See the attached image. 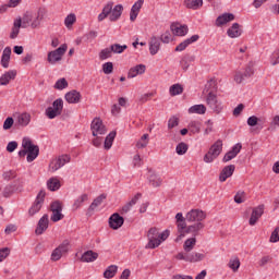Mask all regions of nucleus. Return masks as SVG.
Instances as JSON below:
<instances>
[{
	"label": "nucleus",
	"instance_id": "f257e3e1",
	"mask_svg": "<svg viewBox=\"0 0 279 279\" xmlns=\"http://www.w3.org/2000/svg\"><path fill=\"white\" fill-rule=\"evenodd\" d=\"M199 230H204V223L198 222L191 225L186 228L185 231H178V235L174 239V243L179 245H195L197 243V234Z\"/></svg>",
	"mask_w": 279,
	"mask_h": 279
},
{
	"label": "nucleus",
	"instance_id": "f03ea898",
	"mask_svg": "<svg viewBox=\"0 0 279 279\" xmlns=\"http://www.w3.org/2000/svg\"><path fill=\"white\" fill-rule=\"evenodd\" d=\"M22 147H23V149H26L27 162H34L36 157L39 156V154H40V147H38V145H35L32 142V138H29V137H24L22 140Z\"/></svg>",
	"mask_w": 279,
	"mask_h": 279
},
{
	"label": "nucleus",
	"instance_id": "7ed1b4c3",
	"mask_svg": "<svg viewBox=\"0 0 279 279\" xmlns=\"http://www.w3.org/2000/svg\"><path fill=\"white\" fill-rule=\"evenodd\" d=\"M223 151V142L221 140L216 141L209 148L208 153L204 156V162H213Z\"/></svg>",
	"mask_w": 279,
	"mask_h": 279
},
{
	"label": "nucleus",
	"instance_id": "20e7f679",
	"mask_svg": "<svg viewBox=\"0 0 279 279\" xmlns=\"http://www.w3.org/2000/svg\"><path fill=\"white\" fill-rule=\"evenodd\" d=\"M63 108L64 101L62 98H58L52 102V107H48L46 109V116L48 119H56V117H60V114H62Z\"/></svg>",
	"mask_w": 279,
	"mask_h": 279
},
{
	"label": "nucleus",
	"instance_id": "39448f33",
	"mask_svg": "<svg viewBox=\"0 0 279 279\" xmlns=\"http://www.w3.org/2000/svg\"><path fill=\"white\" fill-rule=\"evenodd\" d=\"M66 44H63L56 50L48 52L47 61L49 62V64H56L57 62H60L62 60V56L66 53Z\"/></svg>",
	"mask_w": 279,
	"mask_h": 279
},
{
	"label": "nucleus",
	"instance_id": "423d86ee",
	"mask_svg": "<svg viewBox=\"0 0 279 279\" xmlns=\"http://www.w3.org/2000/svg\"><path fill=\"white\" fill-rule=\"evenodd\" d=\"M66 162H71V156L61 155L58 158L51 160L49 165V171H51V173H56V171H58V169H62Z\"/></svg>",
	"mask_w": 279,
	"mask_h": 279
},
{
	"label": "nucleus",
	"instance_id": "0eeeda50",
	"mask_svg": "<svg viewBox=\"0 0 279 279\" xmlns=\"http://www.w3.org/2000/svg\"><path fill=\"white\" fill-rule=\"evenodd\" d=\"M45 196L46 193L44 190H40L39 193L36 196V199L32 207L28 209V215L31 217H34V215L40 213V208H43V204H45Z\"/></svg>",
	"mask_w": 279,
	"mask_h": 279
},
{
	"label": "nucleus",
	"instance_id": "6e6552de",
	"mask_svg": "<svg viewBox=\"0 0 279 279\" xmlns=\"http://www.w3.org/2000/svg\"><path fill=\"white\" fill-rule=\"evenodd\" d=\"M50 210L52 213L51 215V221L53 223H57V221H62L64 219V216L62 214V203L60 201H54L50 204Z\"/></svg>",
	"mask_w": 279,
	"mask_h": 279
},
{
	"label": "nucleus",
	"instance_id": "1a4fd4ad",
	"mask_svg": "<svg viewBox=\"0 0 279 279\" xmlns=\"http://www.w3.org/2000/svg\"><path fill=\"white\" fill-rule=\"evenodd\" d=\"M90 130L93 136H101L108 132V129H106V125L104 124V121L101 118H95L90 123Z\"/></svg>",
	"mask_w": 279,
	"mask_h": 279
},
{
	"label": "nucleus",
	"instance_id": "9d476101",
	"mask_svg": "<svg viewBox=\"0 0 279 279\" xmlns=\"http://www.w3.org/2000/svg\"><path fill=\"white\" fill-rule=\"evenodd\" d=\"M206 104L213 110V112H216V114H219L221 110H223V107L217 99V94H213V92H209L206 97Z\"/></svg>",
	"mask_w": 279,
	"mask_h": 279
},
{
	"label": "nucleus",
	"instance_id": "9b49d317",
	"mask_svg": "<svg viewBox=\"0 0 279 279\" xmlns=\"http://www.w3.org/2000/svg\"><path fill=\"white\" fill-rule=\"evenodd\" d=\"M204 219H206V214L201 209H192L186 214L187 223H193L195 221H197L196 223H202Z\"/></svg>",
	"mask_w": 279,
	"mask_h": 279
},
{
	"label": "nucleus",
	"instance_id": "f8f14e48",
	"mask_svg": "<svg viewBox=\"0 0 279 279\" xmlns=\"http://www.w3.org/2000/svg\"><path fill=\"white\" fill-rule=\"evenodd\" d=\"M252 75H254V63L250 62L246 65L244 73L243 72L235 73L234 81L236 82V84H241L243 80H247L252 77Z\"/></svg>",
	"mask_w": 279,
	"mask_h": 279
},
{
	"label": "nucleus",
	"instance_id": "ddd939ff",
	"mask_svg": "<svg viewBox=\"0 0 279 279\" xmlns=\"http://www.w3.org/2000/svg\"><path fill=\"white\" fill-rule=\"evenodd\" d=\"M265 123H267V119L265 118H258L256 116H251L247 119V125H250V128H256L254 129L252 132H256V134H258V132H260V130H263V125H265Z\"/></svg>",
	"mask_w": 279,
	"mask_h": 279
},
{
	"label": "nucleus",
	"instance_id": "4468645a",
	"mask_svg": "<svg viewBox=\"0 0 279 279\" xmlns=\"http://www.w3.org/2000/svg\"><path fill=\"white\" fill-rule=\"evenodd\" d=\"M265 215V205H258L257 207H254L251 214V218L248 220L250 226H256L258 223V220Z\"/></svg>",
	"mask_w": 279,
	"mask_h": 279
},
{
	"label": "nucleus",
	"instance_id": "2eb2a0df",
	"mask_svg": "<svg viewBox=\"0 0 279 279\" xmlns=\"http://www.w3.org/2000/svg\"><path fill=\"white\" fill-rule=\"evenodd\" d=\"M123 223H125V219L117 213L111 215L109 218V228H111L112 230H119V228H121Z\"/></svg>",
	"mask_w": 279,
	"mask_h": 279
},
{
	"label": "nucleus",
	"instance_id": "dca6fc26",
	"mask_svg": "<svg viewBox=\"0 0 279 279\" xmlns=\"http://www.w3.org/2000/svg\"><path fill=\"white\" fill-rule=\"evenodd\" d=\"M47 14V9L45 8H39L37 11V16H33L31 27L32 29H37V27H40V23L43 22V19H45Z\"/></svg>",
	"mask_w": 279,
	"mask_h": 279
},
{
	"label": "nucleus",
	"instance_id": "f3484780",
	"mask_svg": "<svg viewBox=\"0 0 279 279\" xmlns=\"http://www.w3.org/2000/svg\"><path fill=\"white\" fill-rule=\"evenodd\" d=\"M68 252H69L68 245H59L52 251L51 260H53L54 263L60 260V258H62Z\"/></svg>",
	"mask_w": 279,
	"mask_h": 279
},
{
	"label": "nucleus",
	"instance_id": "a211bd4d",
	"mask_svg": "<svg viewBox=\"0 0 279 279\" xmlns=\"http://www.w3.org/2000/svg\"><path fill=\"white\" fill-rule=\"evenodd\" d=\"M235 169H236V166H234V165L226 166L219 174V181L226 182V180H228V178H232Z\"/></svg>",
	"mask_w": 279,
	"mask_h": 279
},
{
	"label": "nucleus",
	"instance_id": "6ab92c4d",
	"mask_svg": "<svg viewBox=\"0 0 279 279\" xmlns=\"http://www.w3.org/2000/svg\"><path fill=\"white\" fill-rule=\"evenodd\" d=\"M47 228H49V215L46 214L39 219L35 233L43 234Z\"/></svg>",
	"mask_w": 279,
	"mask_h": 279
},
{
	"label": "nucleus",
	"instance_id": "aec40b11",
	"mask_svg": "<svg viewBox=\"0 0 279 279\" xmlns=\"http://www.w3.org/2000/svg\"><path fill=\"white\" fill-rule=\"evenodd\" d=\"M32 121V114L24 112L17 116V119L15 121V128H17V125L20 128H27V125H29Z\"/></svg>",
	"mask_w": 279,
	"mask_h": 279
},
{
	"label": "nucleus",
	"instance_id": "412c9836",
	"mask_svg": "<svg viewBox=\"0 0 279 279\" xmlns=\"http://www.w3.org/2000/svg\"><path fill=\"white\" fill-rule=\"evenodd\" d=\"M12 80H16V70H10L0 76V86H8Z\"/></svg>",
	"mask_w": 279,
	"mask_h": 279
},
{
	"label": "nucleus",
	"instance_id": "4be33fe9",
	"mask_svg": "<svg viewBox=\"0 0 279 279\" xmlns=\"http://www.w3.org/2000/svg\"><path fill=\"white\" fill-rule=\"evenodd\" d=\"M234 19H235L234 14L223 13L216 19V26L222 27V25H227V23L234 21Z\"/></svg>",
	"mask_w": 279,
	"mask_h": 279
},
{
	"label": "nucleus",
	"instance_id": "5701e85b",
	"mask_svg": "<svg viewBox=\"0 0 279 279\" xmlns=\"http://www.w3.org/2000/svg\"><path fill=\"white\" fill-rule=\"evenodd\" d=\"M65 100L68 104H80L82 101V94L75 89L65 94Z\"/></svg>",
	"mask_w": 279,
	"mask_h": 279
},
{
	"label": "nucleus",
	"instance_id": "b1692460",
	"mask_svg": "<svg viewBox=\"0 0 279 279\" xmlns=\"http://www.w3.org/2000/svg\"><path fill=\"white\" fill-rule=\"evenodd\" d=\"M146 66L145 64H137L133 68H131L128 72V80H132L134 77H136V75H143V73H145L146 71Z\"/></svg>",
	"mask_w": 279,
	"mask_h": 279
},
{
	"label": "nucleus",
	"instance_id": "393cba45",
	"mask_svg": "<svg viewBox=\"0 0 279 279\" xmlns=\"http://www.w3.org/2000/svg\"><path fill=\"white\" fill-rule=\"evenodd\" d=\"M199 40V35H193L190 38L183 40L181 44H179L174 51H184L189 45H193V43H197Z\"/></svg>",
	"mask_w": 279,
	"mask_h": 279
},
{
	"label": "nucleus",
	"instance_id": "a878e982",
	"mask_svg": "<svg viewBox=\"0 0 279 279\" xmlns=\"http://www.w3.org/2000/svg\"><path fill=\"white\" fill-rule=\"evenodd\" d=\"M170 29L174 34V36H186V34H189V26L186 24H171Z\"/></svg>",
	"mask_w": 279,
	"mask_h": 279
},
{
	"label": "nucleus",
	"instance_id": "bb28decb",
	"mask_svg": "<svg viewBox=\"0 0 279 279\" xmlns=\"http://www.w3.org/2000/svg\"><path fill=\"white\" fill-rule=\"evenodd\" d=\"M97 258H99V253L89 250V251H86L83 253V255L81 256V262L82 263H95V260H97Z\"/></svg>",
	"mask_w": 279,
	"mask_h": 279
},
{
	"label": "nucleus",
	"instance_id": "cd10ccee",
	"mask_svg": "<svg viewBox=\"0 0 279 279\" xmlns=\"http://www.w3.org/2000/svg\"><path fill=\"white\" fill-rule=\"evenodd\" d=\"M121 14H123V4H117L112 10L109 16V21L111 23H117L121 19Z\"/></svg>",
	"mask_w": 279,
	"mask_h": 279
},
{
	"label": "nucleus",
	"instance_id": "c85d7f7f",
	"mask_svg": "<svg viewBox=\"0 0 279 279\" xmlns=\"http://www.w3.org/2000/svg\"><path fill=\"white\" fill-rule=\"evenodd\" d=\"M241 34H243V29H241V25L239 23H233L227 31V36H229V38H239Z\"/></svg>",
	"mask_w": 279,
	"mask_h": 279
},
{
	"label": "nucleus",
	"instance_id": "c756f323",
	"mask_svg": "<svg viewBox=\"0 0 279 279\" xmlns=\"http://www.w3.org/2000/svg\"><path fill=\"white\" fill-rule=\"evenodd\" d=\"M107 195L106 194H100L99 196H97L93 203L89 205L88 209H87V215H93V213L95 211V208H97L98 206H101V204L104 203V199H106Z\"/></svg>",
	"mask_w": 279,
	"mask_h": 279
},
{
	"label": "nucleus",
	"instance_id": "7c9ffc66",
	"mask_svg": "<svg viewBox=\"0 0 279 279\" xmlns=\"http://www.w3.org/2000/svg\"><path fill=\"white\" fill-rule=\"evenodd\" d=\"M21 27H23V20H21V17H17L13 23V27L10 34L11 40H14V38L19 37V34L21 33Z\"/></svg>",
	"mask_w": 279,
	"mask_h": 279
},
{
	"label": "nucleus",
	"instance_id": "2f4dec72",
	"mask_svg": "<svg viewBox=\"0 0 279 279\" xmlns=\"http://www.w3.org/2000/svg\"><path fill=\"white\" fill-rule=\"evenodd\" d=\"M149 51L150 56H156L160 51V39L156 36L150 37L149 40Z\"/></svg>",
	"mask_w": 279,
	"mask_h": 279
},
{
	"label": "nucleus",
	"instance_id": "473e14b6",
	"mask_svg": "<svg viewBox=\"0 0 279 279\" xmlns=\"http://www.w3.org/2000/svg\"><path fill=\"white\" fill-rule=\"evenodd\" d=\"M15 191H19V193L23 191V182H21L19 186L14 184L7 185L3 190V196L10 197V195H12V193H14Z\"/></svg>",
	"mask_w": 279,
	"mask_h": 279
},
{
	"label": "nucleus",
	"instance_id": "72a5a7b5",
	"mask_svg": "<svg viewBox=\"0 0 279 279\" xmlns=\"http://www.w3.org/2000/svg\"><path fill=\"white\" fill-rule=\"evenodd\" d=\"M158 228L153 227L148 230V245H156L158 241Z\"/></svg>",
	"mask_w": 279,
	"mask_h": 279
},
{
	"label": "nucleus",
	"instance_id": "f704fd0d",
	"mask_svg": "<svg viewBox=\"0 0 279 279\" xmlns=\"http://www.w3.org/2000/svg\"><path fill=\"white\" fill-rule=\"evenodd\" d=\"M184 5L189 10H199L204 5V0H184Z\"/></svg>",
	"mask_w": 279,
	"mask_h": 279
},
{
	"label": "nucleus",
	"instance_id": "c9c22d12",
	"mask_svg": "<svg viewBox=\"0 0 279 279\" xmlns=\"http://www.w3.org/2000/svg\"><path fill=\"white\" fill-rule=\"evenodd\" d=\"M148 182L150 185L154 186V189H158V186L162 185V179L154 172L149 174Z\"/></svg>",
	"mask_w": 279,
	"mask_h": 279
},
{
	"label": "nucleus",
	"instance_id": "e433bc0d",
	"mask_svg": "<svg viewBox=\"0 0 279 279\" xmlns=\"http://www.w3.org/2000/svg\"><path fill=\"white\" fill-rule=\"evenodd\" d=\"M22 21V27H29L32 26V21H34V13L26 11L23 14V17H21Z\"/></svg>",
	"mask_w": 279,
	"mask_h": 279
},
{
	"label": "nucleus",
	"instance_id": "4c0bfd02",
	"mask_svg": "<svg viewBox=\"0 0 279 279\" xmlns=\"http://www.w3.org/2000/svg\"><path fill=\"white\" fill-rule=\"evenodd\" d=\"M169 93H170L171 97L182 95L184 93V87L180 83L173 84L172 86H170Z\"/></svg>",
	"mask_w": 279,
	"mask_h": 279
},
{
	"label": "nucleus",
	"instance_id": "58836bf2",
	"mask_svg": "<svg viewBox=\"0 0 279 279\" xmlns=\"http://www.w3.org/2000/svg\"><path fill=\"white\" fill-rule=\"evenodd\" d=\"M114 138H117V131H112L106 136L105 144H104L105 149L108 150L112 147V143H114Z\"/></svg>",
	"mask_w": 279,
	"mask_h": 279
},
{
	"label": "nucleus",
	"instance_id": "ea45409f",
	"mask_svg": "<svg viewBox=\"0 0 279 279\" xmlns=\"http://www.w3.org/2000/svg\"><path fill=\"white\" fill-rule=\"evenodd\" d=\"M84 202H88V194H82L73 203V210H78L84 205Z\"/></svg>",
	"mask_w": 279,
	"mask_h": 279
},
{
	"label": "nucleus",
	"instance_id": "a19ab883",
	"mask_svg": "<svg viewBox=\"0 0 279 279\" xmlns=\"http://www.w3.org/2000/svg\"><path fill=\"white\" fill-rule=\"evenodd\" d=\"M204 93H217V80L210 78L207 84H205Z\"/></svg>",
	"mask_w": 279,
	"mask_h": 279
},
{
	"label": "nucleus",
	"instance_id": "79ce46f5",
	"mask_svg": "<svg viewBox=\"0 0 279 279\" xmlns=\"http://www.w3.org/2000/svg\"><path fill=\"white\" fill-rule=\"evenodd\" d=\"M117 271H119V267L117 265H111L105 270L104 278H114V276H117Z\"/></svg>",
	"mask_w": 279,
	"mask_h": 279
},
{
	"label": "nucleus",
	"instance_id": "37998d69",
	"mask_svg": "<svg viewBox=\"0 0 279 279\" xmlns=\"http://www.w3.org/2000/svg\"><path fill=\"white\" fill-rule=\"evenodd\" d=\"M190 114H206V106L194 105L189 109Z\"/></svg>",
	"mask_w": 279,
	"mask_h": 279
},
{
	"label": "nucleus",
	"instance_id": "c03bdc74",
	"mask_svg": "<svg viewBox=\"0 0 279 279\" xmlns=\"http://www.w3.org/2000/svg\"><path fill=\"white\" fill-rule=\"evenodd\" d=\"M47 186L49 191H59L61 184H60V180H58V178H50L47 181Z\"/></svg>",
	"mask_w": 279,
	"mask_h": 279
},
{
	"label": "nucleus",
	"instance_id": "a18cd8bd",
	"mask_svg": "<svg viewBox=\"0 0 279 279\" xmlns=\"http://www.w3.org/2000/svg\"><path fill=\"white\" fill-rule=\"evenodd\" d=\"M170 234H171V231L169 229H166L161 233H160V231H158V233H157V244L156 245H160L161 243H165V241H167V239H169Z\"/></svg>",
	"mask_w": 279,
	"mask_h": 279
},
{
	"label": "nucleus",
	"instance_id": "49530a36",
	"mask_svg": "<svg viewBox=\"0 0 279 279\" xmlns=\"http://www.w3.org/2000/svg\"><path fill=\"white\" fill-rule=\"evenodd\" d=\"M206 251L202 253H191L190 254V263H199V260H204L206 258Z\"/></svg>",
	"mask_w": 279,
	"mask_h": 279
},
{
	"label": "nucleus",
	"instance_id": "de8ad7c7",
	"mask_svg": "<svg viewBox=\"0 0 279 279\" xmlns=\"http://www.w3.org/2000/svg\"><path fill=\"white\" fill-rule=\"evenodd\" d=\"M191 134H199L202 130V123L199 121H192L189 124Z\"/></svg>",
	"mask_w": 279,
	"mask_h": 279
},
{
	"label": "nucleus",
	"instance_id": "09e8293b",
	"mask_svg": "<svg viewBox=\"0 0 279 279\" xmlns=\"http://www.w3.org/2000/svg\"><path fill=\"white\" fill-rule=\"evenodd\" d=\"M109 48L111 49V53H123L128 49V45L121 46V44H113Z\"/></svg>",
	"mask_w": 279,
	"mask_h": 279
},
{
	"label": "nucleus",
	"instance_id": "8fccbe9b",
	"mask_svg": "<svg viewBox=\"0 0 279 279\" xmlns=\"http://www.w3.org/2000/svg\"><path fill=\"white\" fill-rule=\"evenodd\" d=\"M69 87V82L66 81V78H60L56 82L53 88H56V90H64V88Z\"/></svg>",
	"mask_w": 279,
	"mask_h": 279
},
{
	"label": "nucleus",
	"instance_id": "3c124183",
	"mask_svg": "<svg viewBox=\"0 0 279 279\" xmlns=\"http://www.w3.org/2000/svg\"><path fill=\"white\" fill-rule=\"evenodd\" d=\"M175 151L179 156H184L189 151V145L184 142H181L177 145Z\"/></svg>",
	"mask_w": 279,
	"mask_h": 279
},
{
	"label": "nucleus",
	"instance_id": "603ef678",
	"mask_svg": "<svg viewBox=\"0 0 279 279\" xmlns=\"http://www.w3.org/2000/svg\"><path fill=\"white\" fill-rule=\"evenodd\" d=\"M148 143H149V134H144L141 137V141L136 143V147L137 149H144V147H147Z\"/></svg>",
	"mask_w": 279,
	"mask_h": 279
},
{
	"label": "nucleus",
	"instance_id": "864d4df0",
	"mask_svg": "<svg viewBox=\"0 0 279 279\" xmlns=\"http://www.w3.org/2000/svg\"><path fill=\"white\" fill-rule=\"evenodd\" d=\"M77 21V16H75L74 13H70L65 20H64V25L65 27H73V24Z\"/></svg>",
	"mask_w": 279,
	"mask_h": 279
},
{
	"label": "nucleus",
	"instance_id": "5fc2aeb1",
	"mask_svg": "<svg viewBox=\"0 0 279 279\" xmlns=\"http://www.w3.org/2000/svg\"><path fill=\"white\" fill-rule=\"evenodd\" d=\"M108 58H112L111 48H105L99 52V60H108Z\"/></svg>",
	"mask_w": 279,
	"mask_h": 279
},
{
	"label": "nucleus",
	"instance_id": "6e6d98bb",
	"mask_svg": "<svg viewBox=\"0 0 279 279\" xmlns=\"http://www.w3.org/2000/svg\"><path fill=\"white\" fill-rule=\"evenodd\" d=\"M229 267L232 269V271H239V268L241 267V260H239V257L230 259Z\"/></svg>",
	"mask_w": 279,
	"mask_h": 279
},
{
	"label": "nucleus",
	"instance_id": "4d7b16f0",
	"mask_svg": "<svg viewBox=\"0 0 279 279\" xmlns=\"http://www.w3.org/2000/svg\"><path fill=\"white\" fill-rule=\"evenodd\" d=\"M159 41L163 43V45H169L171 43V31H166L161 34Z\"/></svg>",
	"mask_w": 279,
	"mask_h": 279
},
{
	"label": "nucleus",
	"instance_id": "13d9d810",
	"mask_svg": "<svg viewBox=\"0 0 279 279\" xmlns=\"http://www.w3.org/2000/svg\"><path fill=\"white\" fill-rule=\"evenodd\" d=\"M102 71L105 75H110L114 71V64L112 62H106L102 64Z\"/></svg>",
	"mask_w": 279,
	"mask_h": 279
},
{
	"label": "nucleus",
	"instance_id": "bf43d9fd",
	"mask_svg": "<svg viewBox=\"0 0 279 279\" xmlns=\"http://www.w3.org/2000/svg\"><path fill=\"white\" fill-rule=\"evenodd\" d=\"M180 125V119L175 116L171 117L168 121V130H173V128H178Z\"/></svg>",
	"mask_w": 279,
	"mask_h": 279
},
{
	"label": "nucleus",
	"instance_id": "052dcab7",
	"mask_svg": "<svg viewBox=\"0 0 279 279\" xmlns=\"http://www.w3.org/2000/svg\"><path fill=\"white\" fill-rule=\"evenodd\" d=\"M245 192L243 191H238L236 194L234 195V202L235 204H243L245 202Z\"/></svg>",
	"mask_w": 279,
	"mask_h": 279
},
{
	"label": "nucleus",
	"instance_id": "680f3d73",
	"mask_svg": "<svg viewBox=\"0 0 279 279\" xmlns=\"http://www.w3.org/2000/svg\"><path fill=\"white\" fill-rule=\"evenodd\" d=\"M10 247L0 248V263H3V260H5V258L10 256Z\"/></svg>",
	"mask_w": 279,
	"mask_h": 279
},
{
	"label": "nucleus",
	"instance_id": "e2e57ef3",
	"mask_svg": "<svg viewBox=\"0 0 279 279\" xmlns=\"http://www.w3.org/2000/svg\"><path fill=\"white\" fill-rule=\"evenodd\" d=\"M112 8H114V2L110 1L104 7L102 13L110 16L112 14Z\"/></svg>",
	"mask_w": 279,
	"mask_h": 279
},
{
	"label": "nucleus",
	"instance_id": "0e129e2a",
	"mask_svg": "<svg viewBox=\"0 0 279 279\" xmlns=\"http://www.w3.org/2000/svg\"><path fill=\"white\" fill-rule=\"evenodd\" d=\"M186 221L189 220H186V216H185L184 220L177 222L178 232H186V229L189 228L186 226Z\"/></svg>",
	"mask_w": 279,
	"mask_h": 279
},
{
	"label": "nucleus",
	"instance_id": "69168bd1",
	"mask_svg": "<svg viewBox=\"0 0 279 279\" xmlns=\"http://www.w3.org/2000/svg\"><path fill=\"white\" fill-rule=\"evenodd\" d=\"M12 125H14V118L9 117L4 120L3 130H11Z\"/></svg>",
	"mask_w": 279,
	"mask_h": 279
},
{
	"label": "nucleus",
	"instance_id": "338daca9",
	"mask_svg": "<svg viewBox=\"0 0 279 279\" xmlns=\"http://www.w3.org/2000/svg\"><path fill=\"white\" fill-rule=\"evenodd\" d=\"M84 38H85L86 43H90L92 40H95V38H97V32L90 31L89 33L84 35Z\"/></svg>",
	"mask_w": 279,
	"mask_h": 279
},
{
	"label": "nucleus",
	"instance_id": "774afa93",
	"mask_svg": "<svg viewBox=\"0 0 279 279\" xmlns=\"http://www.w3.org/2000/svg\"><path fill=\"white\" fill-rule=\"evenodd\" d=\"M278 241H279V227H277V228L272 231V233H271V235H270V243H278Z\"/></svg>",
	"mask_w": 279,
	"mask_h": 279
}]
</instances>
